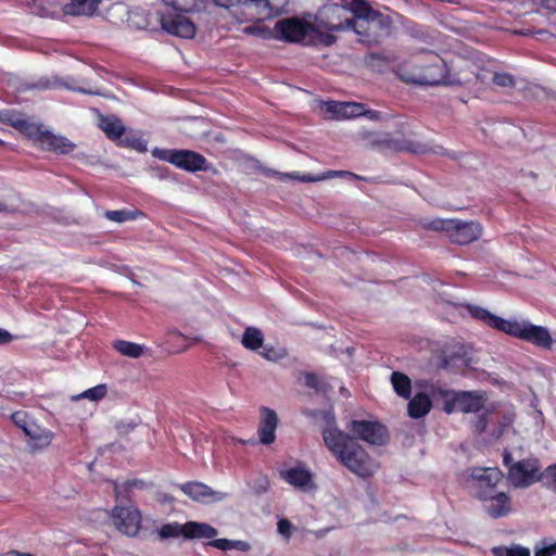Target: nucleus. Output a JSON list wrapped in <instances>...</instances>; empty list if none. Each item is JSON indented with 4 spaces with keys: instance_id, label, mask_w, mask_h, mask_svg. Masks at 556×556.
I'll list each match as a JSON object with an SVG mask.
<instances>
[{
    "instance_id": "1",
    "label": "nucleus",
    "mask_w": 556,
    "mask_h": 556,
    "mask_svg": "<svg viewBox=\"0 0 556 556\" xmlns=\"http://www.w3.org/2000/svg\"><path fill=\"white\" fill-rule=\"evenodd\" d=\"M325 427L321 437L331 455L355 476L367 479L375 475L378 463L350 433L340 430L331 412H323Z\"/></svg>"
},
{
    "instance_id": "2",
    "label": "nucleus",
    "mask_w": 556,
    "mask_h": 556,
    "mask_svg": "<svg viewBox=\"0 0 556 556\" xmlns=\"http://www.w3.org/2000/svg\"><path fill=\"white\" fill-rule=\"evenodd\" d=\"M212 2L226 10V13H222L220 16L231 17V24H242L258 16L267 17L281 13V8L274 7L271 0H212ZM220 26L230 29V23Z\"/></svg>"
},
{
    "instance_id": "3",
    "label": "nucleus",
    "mask_w": 556,
    "mask_h": 556,
    "mask_svg": "<svg viewBox=\"0 0 556 556\" xmlns=\"http://www.w3.org/2000/svg\"><path fill=\"white\" fill-rule=\"evenodd\" d=\"M371 144L381 150L395 152H409L414 154H446L443 147H430L428 143L420 141L417 134L413 131H409L408 134H404L403 131H395L394 134L386 132L374 139Z\"/></svg>"
},
{
    "instance_id": "4",
    "label": "nucleus",
    "mask_w": 556,
    "mask_h": 556,
    "mask_svg": "<svg viewBox=\"0 0 556 556\" xmlns=\"http://www.w3.org/2000/svg\"><path fill=\"white\" fill-rule=\"evenodd\" d=\"M178 5L176 0H165L164 9L157 11L162 28L176 37L192 39L197 34V27Z\"/></svg>"
},
{
    "instance_id": "5",
    "label": "nucleus",
    "mask_w": 556,
    "mask_h": 556,
    "mask_svg": "<svg viewBox=\"0 0 556 556\" xmlns=\"http://www.w3.org/2000/svg\"><path fill=\"white\" fill-rule=\"evenodd\" d=\"M504 486V473L498 468H473L469 479L470 495L482 501Z\"/></svg>"
},
{
    "instance_id": "6",
    "label": "nucleus",
    "mask_w": 556,
    "mask_h": 556,
    "mask_svg": "<svg viewBox=\"0 0 556 556\" xmlns=\"http://www.w3.org/2000/svg\"><path fill=\"white\" fill-rule=\"evenodd\" d=\"M157 534L162 540L170 538L184 536L185 539H214L217 535V530L208 523L198 521H187L181 525L177 521L163 525Z\"/></svg>"
},
{
    "instance_id": "7",
    "label": "nucleus",
    "mask_w": 556,
    "mask_h": 556,
    "mask_svg": "<svg viewBox=\"0 0 556 556\" xmlns=\"http://www.w3.org/2000/svg\"><path fill=\"white\" fill-rule=\"evenodd\" d=\"M157 156L186 172L195 173L208 169L205 156L192 150L167 149L160 151Z\"/></svg>"
},
{
    "instance_id": "8",
    "label": "nucleus",
    "mask_w": 556,
    "mask_h": 556,
    "mask_svg": "<svg viewBox=\"0 0 556 556\" xmlns=\"http://www.w3.org/2000/svg\"><path fill=\"white\" fill-rule=\"evenodd\" d=\"M506 334L546 349H549L553 342L551 333L545 327L525 320H509Z\"/></svg>"
},
{
    "instance_id": "9",
    "label": "nucleus",
    "mask_w": 556,
    "mask_h": 556,
    "mask_svg": "<svg viewBox=\"0 0 556 556\" xmlns=\"http://www.w3.org/2000/svg\"><path fill=\"white\" fill-rule=\"evenodd\" d=\"M437 366L448 372H463L471 364V356L468 349L460 343L445 346L437 352Z\"/></svg>"
},
{
    "instance_id": "10",
    "label": "nucleus",
    "mask_w": 556,
    "mask_h": 556,
    "mask_svg": "<svg viewBox=\"0 0 556 556\" xmlns=\"http://www.w3.org/2000/svg\"><path fill=\"white\" fill-rule=\"evenodd\" d=\"M348 429L356 440H363L370 445L381 446L389 440V432L386 426L372 420H351Z\"/></svg>"
},
{
    "instance_id": "11",
    "label": "nucleus",
    "mask_w": 556,
    "mask_h": 556,
    "mask_svg": "<svg viewBox=\"0 0 556 556\" xmlns=\"http://www.w3.org/2000/svg\"><path fill=\"white\" fill-rule=\"evenodd\" d=\"M384 20L378 18H357V20H349L344 21V24L332 25L328 28L330 30H343V29H353L358 36L359 41L364 43H377L380 39V34L378 30L384 28Z\"/></svg>"
},
{
    "instance_id": "12",
    "label": "nucleus",
    "mask_w": 556,
    "mask_h": 556,
    "mask_svg": "<svg viewBox=\"0 0 556 556\" xmlns=\"http://www.w3.org/2000/svg\"><path fill=\"white\" fill-rule=\"evenodd\" d=\"M431 61L418 64L420 73L408 78L418 85L462 84V80H448L444 62L438 55H430Z\"/></svg>"
},
{
    "instance_id": "13",
    "label": "nucleus",
    "mask_w": 556,
    "mask_h": 556,
    "mask_svg": "<svg viewBox=\"0 0 556 556\" xmlns=\"http://www.w3.org/2000/svg\"><path fill=\"white\" fill-rule=\"evenodd\" d=\"M540 469L536 458H523L509 468L508 479L516 488H528L540 481Z\"/></svg>"
},
{
    "instance_id": "14",
    "label": "nucleus",
    "mask_w": 556,
    "mask_h": 556,
    "mask_svg": "<svg viewBox=\"0 0 556 556\" xmlns=\"http://www.w3.org/2000/svg\"><path fill=\"white\" fill-rule=\"evenodd\" d=\"M112 520L121 533L135 536L141 528L142 518L137 507L116 505L112 509Z\"/></svg>"
},
{
    "instance_id": "15",
    "label": "nucleus",
    "mask_w": 556,
    "mask_h": 556,
    "mask_svg": "<svg viewBox=\"0 0 556 556\" xmlns=\"http://www.w3.org/2000/svg\"><path fill=\"white\" fill-rule=\"evenodd\" d=\"M313 26L296 17L280 20L274 28V38L285 40L287 42H300L304 40Z\"/></svg>"
},
{
    "instance_id": "16",
    "label": "nucleus",
    "mask_w": 556,
    "mask_h": 556,
    "mask_svg": "<svg viewBox=\"0 0 556 556\" xmlns=\"http://www.w3.org/2000/svg\"><path fill=\"white\" fill-rule=\"evenodd\" d=\"M27 136L37 141L47 151L67 154L75 148V144L67 138L56 136L49 130H41L36 124H34V128L31 131H28Z\"/></svg>"
},
{
    "instance_id": "17",
    "label": "nucleus",
    "mask_w": 556,
    "mask_h": 556,
    "mask_svg": "<svg viewBox=\"0 0 556 556\" xmlns=\"http://www.w3.org/2000/svg\"><path fill=\"white\" fill-rule=\"evenodd\" d=\"M447 237L451 242L458 245H466L478 240L482 233V227L478 222H463L451 219Z\"/></svg>"
},
{
    "instance_id": "18",
    "label": "nucleus",
    "mask_w": 556,
    "mask_h": 556,
    "mask_svg": "<svg viewBox=\"0 0 556 556\" xmlns=\"http://www.w3.org/2000/svg\"><path fill=\"white\" fill-rule=\"evenodd\" d=\"M481 503L485 513L493 519L507 517L513 511L511 496L503 489L482 500Z\"/></svg>"
},
{
    "instance_id": "19",
    "label": "nucleus",
    "mask_w": 556,
    "mask_h": 556,
    "mask_svg": "<svg viewBox=\"0 0 556 556\" xmlns=\"http://www.w3.org/2000/svg\"><path fill=\"white\" fill-rule=\"evenodd\" d=\"M278 417L274 409L261 407V420L257 428L258 440L264 445L273 444L276 441V429Z\"/></svg>"
},
{
    "instance_id": "20",
    "label": "nucleus",
    "mask_w": 556,
    "mask_h": 556,
    "mask_svg": "<svg viewBox=\"0 0 556 556\" xmlns=\"http://www.w3.org/2000/svg\"><path fill=\"white\" fill-rule=\"evenodd\" d=\"M466 307H467L468 313L470 314V316L473 319L483 323L484 325L489 326L490 328H493L495 330L506 333V330H507V327L509 324L508 319H504L503 317L494 315L486 308H483L478 305L468 304Z\"/></svg>"
},
{
    "instance_id": "21",
    "label": "nucleus",
    "mask_w": 556,
    "mask_h": 556,
    "mask_svg": "<svg viewBox=\"0 0 556 556\" xmlns=\"http://www.w3.org/2000/svg\"><path fill=\"white\" fill-rule=\"evenodd\" d=\"M180 490L191 500L200 503H208L217 500V493L208 485L198 482L189 481L180 485Z\"/></svg>"
},
{
    "instance_id": "22",
    "label": "nucleus",
    "mask_w": 556,
    "mask_h": 556,
    "mask_svg": "<svg viewBox=\"0 0 556 556\" xmlns=\"http://www.w3.org/2000/svg\"><path fill=\"white\" fill-rule=\"evenodd\" d=\"M326 111L334 118H351L364 114V105L359 103L331 101L326 103Z\"/></svg>"
},
{
    "instance_id": "23",
    "label": "nucleus",
    "mask_w": 556,
    "mask_h": 556,
    "mask_svg": "<svg viewBox=\"0 0 556 556\" xmlns=\"http://www.w3.org/2000/svg\"><path fill=\"white\" fill-rule=\"evenodd\" d=\"M433 404L430 396L425 392H418L410 396L407 404V414L413 419L425 417L432 409Z\"/></svg>"
},
{
    "instance_id": "24",
    "label": "nucleus",
    "mask_w": 556,
    "mask_h": 556,
    "mask_svg": "<svg viewBox=\"0 0 556 556\" xmlns=\"http://www.w3.org/2000/svg\"><path fill=\"white\" fill-rule=\"evenodd\" d=\"M279 477L295 488H305L312 482V473L304 467H293L279 471Z\"/></svg>"
},
{
    "instance_id": "25",
    "label": "nucleus",
    "mask_w": 556,
    "mask_h": 556,
    "mask_svg": "<svg viewBox=\"0 0 556 556\" xmlns=\"http://www.w3.org/2000/svg\"><path fill=\"white\" fill-rule=\"evenodd\" d=\"M458 410L463 413H478L484 406V399L475 391H458Z\"/></svg>"
},
{
    "instance_id": "26",
    "label": "nucleus",
    "mask_w": 556,
    "mask_h": 556,
    "mask_svg": "<svg viewBox=\"0 0 556 556\" xmlns=\"http://www.w3.org/2000/svg\"><path fill=\"white\" fill-rule=\"evenodd\" d=\"M25 435L28 438V443L33 448L42 450L49 446L53 440V432L49 429H41L35 424L29 430H26Z\"/></svg>"
},
{
    "instance_id": "27",
    "label": "nucleus",
    "mask_w": 556,
    "mask_h": 556,
    "mask_svg": "<svg viewBox=\"0 0 556 556\" xmlns=\"http://www.w3.org/2000/svg\"><path fill=\"white\" fill-rule=\"evenodd\" d=\"M345 4L350 8L351 12L354 15L353 20L357 18H378L384 20V16L375 11L368 2L365 0H344Z\"/></svg>"
},
{
    "instance_id": "28",
    "label": "nucleus",
    "mask_w": 556,
    "mask_h": 556,
    "mask_svg": "<svg viewBox=\"0 0 556 556\" xmlns=\"http://www.w3.org/2000/svg\"><path fill=\"white\" fill-rule=\"evenodd\" d=\"M0 122L10 125L17 129L18 131L27 135L28 131H31L34 128V124L23 118L20 113L14 111L5 110L0 111Z\"/></svg>"
},
{
    "instance_id": "29",
    "label": "nucleus",
    "mask_w": 556,
    "mask_h": 556,
    "mask_svg": "<svg viewBox=\"0 0 556 556\" xmlns=\"http://www.w3.org/2000/svg\"><path fill=\"white\" fill-rule=\"evenodd\" d=\"M99 127L103 130L109 139H119L125 132V126L115 116H101Z\"/></svg>"
},
{
    "instance_id": "30",
    "label": "nucleus",
    "mask_w": 556,
    "mask_h": 556,
    "mask_svg": "<svg viewBox=\"0 0 556 556\" xmlns=\"http://www.w3.org/2000/svg\"><path fill=\"white\" fill-rule=\"evenodd\" d=\"M391 383L394 392L403 397L404 400H409L412 396V380L410 378L400 371H393L391 374Z\"/></svg>"
},
{
    "instance_id": "31",
    "label": "nucleus",
    "mask_w": 556,
    "mask_h": 556,
    "mask_svg": "<svg viewBox=\"0 0 556 556\" xmlns=\"http://www.w3.org/2000/svg\"><path fill=\"white\" fill-rule=\"evenodd\" d=\"M264 343V334L256 327H247L241 338V344L250 351H258Z\"/></svg>"
},
{
    "instance_id": "32",
    "label": "nucleus",
    "mask_w": 556,
    "mask_h": 556,
    "mask_svg": "<svg viewBox=\"0 0 556 556\" xmlns=\"http://www.w3.org/2000/svg\"><path fill=\"white\" fill-rule=\"evenodd\" d=\"M143 216V213L139 210H115V211H105L104 217L114 223H125L128 220H135L138 217Z\"/></svg>"
},
{
    "instance_id": "33",
    "label": "nucleus",
    "mask_w": 556,
    "mask_h": 556,
    "mask_svg": "<svg viewBox=\"0 0 556 556\" xmlns=\"http://www.w3.org/2000/svg\"><path fill=\"white\" fill-rule=\"evenodd\" d=\"M113 346L122 355H125V356H128V357H132V358H138L143 353V346L142 345H140L138 343L125 341V340H116L113 343Z\"/></svg>"
},
{
    "instance_id": "34",
    "label": "nucleus",
    "mask_w": 556,
    "mask_h": 556,
    "mask_svg": "<svg viewBox=\"0 0 556 556\" xmlns=\"http://www.w3.org/2000/svg\"><path fill=\"white\" fill-rule=\"evenodd\" d=\"M101 0H71L72 13L76 15H92Z\"/></svg>"
},
{
    "instance_id": "35",
    "label": "nucleus",
    "mask_w": 556,
    "mask_h": 556,
    "mask_svg": "<svg viewBox=\"0 0 556 556\" xmlns=\"http://www.w3.org/2000/svg\"><path fill=\"white\" fill-rule=\"evenodd\" d=\"M242 33L245 35L258 37L262 39L274 38V30H271L269 27L262 24L260 20H257V22L252 25L245 26L242 29Z\"/></svg>"
},
{
    "instance_id": "36",
    "label": "nucleus",
    "mask_w": 556,
    "mask_h": 556,
    "mask_svg": "<svg viewBox=\"0 0 556 556\" xmlns=\"http://www.w3.org/2000/svg\"><path fill=\"white\" fill-rule=\"evenodd\" d=\"M112 484L116 501L125 500L127 502H131L134 489L130 486L127 480L122 483L112 481Z\"/></svg>"
},
{
    "instance_id": "37",
    "label": "nucleus",
    "mask_w": 556,
    "mask_h": 556,
    "mask_svg": "<svg viewBox=\"0 0 556 556\" xmlns=\"http://www.w3.org/2000/svg\"><path fill=\"white\" fill-rule=\"evenodd\" d=\"M261 349H263V350L260 352V355L263 358L270 361V362H277L287 355V353L283 349H276L275 346H273L270 344L263 343V346Z\"/></svg>"
},
{
    "instance_id": "38",
    "label": "nucleus",
    "mask_w": 556,
    "mask_h": 556,
    "mask_svg": "<svg viewBox=\"0 0 556 556\" xmlns=\"http://www.w3.org/2000/svg\"><path fill=\"white\" fill-rule=\"evenodd\" d=\"M494 556H530V549L523 546H515L510 548H493Z\"/></svg>"
},
{
    "instance_id": "39",
    "label": "nucleus",
    "mask_w": 556,
    "mask_h": 556,
    "mask_svg": "<svg viewBox=\"0 0 556 556\" xmlns=\"http://www.w3.org/2000/svg\"><path fill=\"white\" fill-rule=\"evenodd\" d=\"M265 175L267 177H278L279 179L283 180L286 178H292V179H296V180H300V181H316L318 180L319 178H315L311 175H304V176H300L298 173H293V174H282V173H279V172H276L274 169H266L265 170Z\"/></svg>"
},
{
    "instance_id": "40",
    "label": "nucleus",
    "mask_w": 556,
    "mask_h": 556,
    "mask_svg": "<svg viewBox=\"0 0 556 556\" xmlns=\"http://www.w3.org/2000/svg\"><path fill=\"white\" fill-rule=\"evenodd\" d=\"M540 481H544L548 488L556 491V463L547 466L543 472L539 473Z\"/></svg>"
},
{
    "instance_id": "41",
    "label": "nucleus",
    "mask_w": 556,
    "mask_h": 556,
    "mask_svg": "<svg viewBox=\"0 0 556 556\" xmlns=\"http://www.w3.org/2000/svg\"><path fill=\"white\" fill-rule=\"evenodd\" d=\"M12 421L15 426L21 428L24 433H26V430H29L30 427H33V422H29L28 420V414L23 410H18L12 414L11 416Z\"/></svg>"
},
{
    "instance_id": "42",
    "label": "nucleus",
    "mask_w": 556,
    "mask_h": 556,
    "mask_svg": "<svg viewBox=\"0 0 556 556\" xmlns=\"http://www.w3.org/2000/svg\"><path fill=\"white\" fill-rule=\"evenodd\" d=\"M53 86V83L50 81L48 78H40L37 81L34 83H24L18 89L24 90H48L51 89Z\"/></svg>"
},
{
    "instance_id": "43",
    "label": "nucleus",
    "mask_w": 556,
    "mask_h": 556,
    "mask_svg": "<svg viewBox=\"0 0 556 556\" xmlns=\"http://www.w3.org/2000/svg\"><path fill=\"white\" fill-rule=\"evenodd\" d=\"M106 395V386L98 384L93 388L86 390L81 396L88 399L90 401H99L102 400Z\"/></svg>"
},
{
    "instance_id": "44",
    "label": "nucleus",
    "mask_w": 556,
    "mask_h": 556,
    "mask_svg": "<svg viewBox=\"0 0 556 556\" xmlns=\"http://www.w3.org/2000/svg\"><path fill=\"white\" fill-rule=\"evenodd\" d=\"M492 81L500 87H514L516 81L509 73H494Z\"/></svg>"
},
{
    "instance_id": "45",
    "label": "nucleus",
    "mask_w": 556,
    "mask_h": 556,
    "mask_svg": "<svg viewBox=\"0 0 556 556\" xmlns=\"http://www.w3.org/2000/svg\"><path fill=\"white\" fill-rule=\"evenodd\" d=\"M454 390H448L441 388L437 384H430L427 387V394L430 396V399H447V396H451L453 394Z\"/></svg>"
},
{
    "instance_id": "46",
    "label": "nucleus",
    "mask_w": 556,
    "mask_h": 556,
    "mask_svg": "<svg viewBox=\"0 0 556 556\" xmlns=\"http://www.w3.org/2000/svg\"><path fill=\"white\" fill-rule=\"evenodd\" d=\"M450 225H452L451 219L438 218L425 224L424 227L428 230L443 231L447 235Z\"/></svg>"
},
{
    "instance_id": "47",
    "label": "nucleus",
    "mask_w": 556,
    "mask_h": 556,
    "mask_svg": "<svg viewBox=\"0 0 556 556\" xmlns=\"http://www.w3.org/2000/svg\"><path fill=\"white\" fill-rule=\"evenodd\" d=\"M458 395V391H454L451 396H447V399H444V406L443 410L446 414H452L456 409H458V401L456 400Z\"/></svg>"
},
{
    "instance_id": "48",
    "label": "nucleus",
    "mask_w": 556,
    "mask_h": 556,
    "mask_svg": "<svg viewBox=\"0 0 556 556\" xmlns=\"http://www.w3.org/2000/svg\"><path fill=\"white\" fill-rule=\"evenodd\" d=\"M293 526L288 519H280L277 522L278 532L283 535L286 539H289L292 534Z\"/></svg>"
},
{
    "instance_id": "49",
    "label": "nucleus",
    "mask_w": 556,
    "mask_h": 556,
    "mask_svg": "<svg viewBox=\"0 0 556 556\" xmlns=\"http://www.w3.org/2000/svg\"><path fill=\"white\" fill-rule=\"evenodd\" d=\"M473 431L478 434L483 433L488 427V417L485 414L479 415L473 421Z\"/></svg>"
},
{
    "instance_id": "50",
    "label": "nucleus",
    "mask_w": 556,
    "mask_h": 556,
    "mask_svg": "<svg viewBox=\"0 0 556 556\" xmlns=\"http://www.w3.org/2000/svg\"><path fill=\"white\" fill-rule=\"evenodd\" d=\"M346 176L354 178V179H362V177H359L358 175H356L352 172H348V170H328L327 173L324 174L321 179L333 178V177H346Z\"/></svg>"
},
{
    "instance_id": "51",
    "label": "nucleus",
    "mask_w": 556,
    "mask_h": 556,
    "mask_svg": "<svg viewBox=\"0 0 556 556\" xmlns=\"http://www.w3.org/2000/svg\"><path fill=\"white\" fill-rule=\"evenodd\" d=\"M208 545L214 546L222 551L232 549V540L228 539H215L208 543Z\"/></svg>"
},
{
    "instance_id": "52",
    "label": "nucleus",
    "mask_w": 556,
    "mask_h": 556,
    "mask_svg": "<svg viewBox=\"0 0 556 556\" xmlns=\"http://www.w3.org/2000/svg\"><path fill=\"white\" fill-rule=\"evenodd\" d=\"M556 554V542L543 547L534 548V556H553Z\"/></svg>"
},
{
    "instance_id": "53",
    "label": "nucleus",
    "mask_w": 556,
    "mask_h": 556,
    "mask_svg": "<svg viewBox=\"0 0 556 556\" xmlns=\"http://www.w3.org/2000/svg\"><path fill=\"white\" fill-rule=\"evenodd\" d=\"M305 384L308 387V388H312V389H315V390H318L319 389V384H318V378L315 374L313 372H307L305 375Z\"/></svg>"
},
{
    "instance_id": "54",
    "label": "nucleus",
    "mask_w": 556,
    "mask_h": 556,
    "mask_svg": "<svg viewBox=\"0 0 556 556\" xmlns=\"http://www.w3.org/2000/svg\"><path fill=\"white\" fill-rule=\"evenodd\" d=\"M14 337L8 330L0 328V345L9 344L13 341Z\"/></svg>"
},
{
    "instance_id": "55",
    "label": "nucleus",
    "mask_w": 556,
    "mask_h": 556,
    "mask_svg": "<svg viewBox=\"0 0 556 556\" xmlns=\"http://www.w3.org/2000/svg\"><path fill=\"white\" fill-rule=\"evenodd\" d=\"M514 458L509 451L505 450L503 453V465L507 468V476L509 475V468L515 465Z\"/></svg>"
},
{
    "instance_id": "56",
    "label": "nucleus",
    "mask_w": 556,
    "mask_h": 556,
    "mask_svg": "<svg viewBox=\"0 0 556 556\" xmlns=\"http://www.w3.org/2000/svg\"><path fill=\"white\" fill-rule=\"evenodd\" d=\"M134 490H143L147 488V482L141 479L127 480Z\"/></svg>"
},
{
    "instance_id": "57",
    "label": "nucleus",
    "mask_w": 556,
    "mask_h": 556,
    "mask_svg": "<svg viewBox=\"0 0 556 556\" xmlns=\"http://www.w3.org/2000/svg\"><path fill=\"white\" fill-rule=\"evenodd\" d=\"M232 548L241 552H248L251 548L250 544L245 541H232Z\"/></svg>"
},
{
    "instance_id": "58",
    "label": "nucleus",
    "mask_w": 556,
    "mask_h": 556,
    "mask_svg": "<svg viewBox=\"0 0 556 556\" xmlns=\"http://www.w3.org/2000/svg\"><path fill=\"white\" fill-rule=\"evenodd\" d=\"M175 501L174 496L168 493H159L157 502L161 504L173 503Z\"/></svg>"
},
{
    "instance_id": "59",
    "label": "nucleus",
    "mask_w": 556,
    "mask_h": 556,
    "mask_svg": "<svg viewBox=\"0 0 556 556\" xmlns=\"http://www.w3.org/2000/svg\"><path fill=\"white\" fill-rule=\"evenodd\" d=\"M367 115L370 119H378L380 116V112L378 111H367Z\"/></svg>"
},
{
    "instance_id": "60",
    "label": "nucleus",
    "mask_w": 556,
    "mask_h": 556,
    "mask_svg": "<svg viewBox=\"0 0 556 556\" xmlns=\"http://www.w3.org/2000/svg\"><path fill=\"white\" fill-rule=\"evenodd\" d=\"M7 556H34V555L28 554V553H20L16 551H11L7 554Z\"/></svg>"
},
{
    "instance_id": "61",
    "label": "nucleus",
    "mask_w": 556,
    "mask_h": 556,
    "mask_svg": "<svg viewBox=\"0 0 556 556\" xmlns=\"http://www.w3.org/2000/svg\"><path fill=\"white\" fill-rule=\"evenodd\" d=\"M336 41V37L333 35H327L326 38H325V43L326 45H331Z\"/></svg>"
},
{
    "instance_id": "62",
    "label": "nucleus",
    "mask_w": 556,
    "mask_h": 556,
    "mask_svg": "<svg viewBox=\"0 0 556 556\" xmlns=\"http://www.w3.org/2000/svg\"><path fill=\"white\" fill-rule=\"evenodd\" d=\"M9 212V206L7 203L0 201V213Z\"/></svg>"
},
{
    "instance_id": "63",
    "label": "nucleus",
    "mask_w": 556,
    "mask_h": 556,
    "mask_svg": "<svg viewBox=\"0 0 556 556\" xmlns=\"http://www.w3.org/2000/svg\"><path fill=\"white\" fill-rule=\"evenodd\" d=\"M263 483H264V484L261 486V488H262V491H263V492H266V491L268 490L269 482H268V480L265 478V479L263 480Z\"/></svg>"
}]
</instances>
